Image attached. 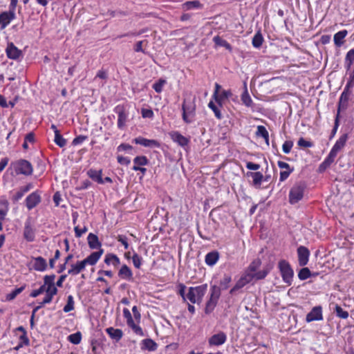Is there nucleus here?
Segmentation results:
<instances>
[{"instance_id": "nucleus-62", "label": "nucleus", "mask_w": 354, "mask_h": 354, "mask_svg": "<svg viewBox=\"0 0 354 354\" xmlns=\"http://www.w3.org/2000/svg\"><path fill=\"white\" fill-rule=\"evenodd\" d=\"M142 44L143 41H138L135 45L134 50L136 52H142L143 53H145V50L142 48Z\"/></svg>"}, {"instance_id": "nucleus-64", "label": "nucleus", "mask_w": 354, "mask_h": 354, "mask_svg": "<svg viewBox=\"0 0 354 354\" xmlns=\"http://www.w3.org/2000/svg\"><path fill=\"white\" fill-rule=\"evenodd\" d=\"M291 171H292V170L281 171L280 172V180L283 181L286 178H288L290 174L291 173Z\"/></svg>"}, {"instance_id": "nucleus-1", "label": "nucleus", "mask_w": 354, "mask_h": 354, "mask_svg": "<svg viewBox=\"0 0 354 354\" xmlns=\"http://www.w3.org/2000/svg\"><path fill=\"white\" fill-rule=\"evenodd\" d=\"M103 252L104 250L101 249L97 252H92L84 260L77 261L75 264H72L71 266V268L68 270V274L77 275L85 269L86 265H95L102 255Z\"/></svg>"}, {"instance_id": "nucleus-48", "label": "nucleus", "mask_w": 354, "mask_h": 354, "mask_svg": "<svg viewBox=\"0 0 354 354\" xmlns=\"http://www.w3.org/2000/svg\"><path fill=\"white\" fill-rule=\"evenodd\" d=\"M132 261L134 266L136 268H140L142 264V258L138 254H134L132 257Z\"/></svg>"}, {"instance_id": "nucleus-37", "label": "nucleus", "mask_w": 354, "mask_h": 354, "mask_svg": "<svg viewBox=\"0 0 354 354\" xmlns=\"http://www.w3.org/2000/svg\"><path fill=\"white\" fill-rule=\"evenodd\" d=\"M25 288V286H23L20 288H17L15 289L13 291H12L10 293L8 294L6 297V299L7 301H12L15 297L20 294Z\"/></svg>"}, {"instance_id": "nucleus-53", "label": "nucleus", "mask_w": 354, "mask_h": 354, "mask_svg": "<svg viewBox=\"0 0 354 354\" xmlns=\"http://www.w3.org/2000/svg\"><path fill=\"white\" fill-rule=\"evenodd\" d=\"M46 288H45V286H41L39 288L37 289V290H34L30 295V297H37L38 295H39L40 294L43 293V292H46Z\"/></svg>"}, {"instance_id": "nucleus-44", "label": "nucleus", "mask_w": 354, "mask_h": 354, "mask_svg": "<svg viewBox=\"0 0 354 354\" xmlns=\"http://www.w3.org/2000/svg\"><path fill=\"white\" fill-rule=\"evenodd\" d=\"M208 106L209 109H211L214 111L215 116L218 119L222 118V115H221L220 110L218 109V108L215 105V104L212 101L209 102Z\"/></svg>"}, {"instance_id": "nucleus-41", "label": "nucleus", "mask_w": 354, "mask_h": 354, "mask_svg": "<svg viewBox=\"0 0 354 354\" xmlns=\"http://www.w3.org/2000/svg\"><path fill=\"white\" fill-rule=\"evenodd\" d=\"M74 309V300L72 295H68L67 297V304L64 307V311L68 313Z\"/></svg>"}, {"instance_id": "nucleus-23", "label": "nucleus", "mask_w": 354, "mask_h": 354, "mask_svg": "<svg viewBox=\"0 0 354 354\" xmlns=\"http://www.w3.org/2000/svg\"><path fill=\"white\" fill-rule=\"evenodd\" d=\"M55 275L51 274V275H46L44 278V283L43 286H45V288H46V290H48L50 291V290H53V288H57L55 286Z\"/></svg>"}, {"instance_id": "nucleus-4", "label": "nucleus", "mask_w": 354, "mask_h": 354, "mask_svg": "<svg viewBox=\"0 0 354 354\" xmlns=\"http://www.w3.org/2000/svg\"><path fill=\"white\" fill-rule=\"evenodd\" d=\"M279 268L283 279V281L288 284L291 285L293 278V270L290 267V265L286 260H281L279 262Z\"/></svg>"}, {"instance_id": "nucleus-54", "label": "nucleus", "mask_w": 354, "mask_h": 354, "mask_svg": "<svg viewBox=\"0 0 354 354\" xmlns=\"http://www.w3.org/2000/svg\"><path fill=\"white\" fill-rule=\"evenodd\" d=\"M230 281L231 277L230 276L225 275L221 281L220 284L223 289H227Z\"/></svg>"}, {"instance_id": "nucleus-17", "label": "nucleus", "mask_w": 354, "mask_h": 354, "mask_svg": "<svg viewBox=\"0 0 354 354\" xmlns=\"http://www.w3.org/2000/svg\"><path fill=\"white\" fill-rule=\"evenodd\" d=\"M87 240H88V246L91 249H92V250L99 249V250L102 249L101 248L102 243L99 241V239L97 235H95L93 233H90L88 235Z\"/></svg>"}, {"instance_id": "nucleus-49", "label": "nucleus", "mask_w": 354, "mask_h": 354, "mask_svg": "<svg viewBox=\"0 0 354 354\" xmlns=\"http://www.w3.org/2000/svg\"><path fill=\"white\" fill-rule=\"evenodd\" d=\"M292 146L293 142L292 141H286L282 146L283 151L285 153H289Z\"/></svg>"}, {"instance_id": "nucleus-20", "label": "nucleus", "mask_w": 354, "mask_h": 354, "mask_svg": "<svg viewBox=\"0 0 354 354\" xmlns=\"http://www.w3.org/2000/svg\"><path fill=\"white\" fill-rule=\"evenodd\" d=\"M106 331L113 339L117 342L122 338L123 335L121 329L114 328L113 327L107 328Z\"/></svg>"}, {"instance_id": "nucleus-18", "label": "nucleus", "mask_w": 354, "mask_h": 354, "mask_svg": "<svg viewBox=\"0 0 354 354\" xmlns=\"http://www.w3.org/2000/svg\"><path fill=\"white\" fill-rule=\"evenodd\" d=\"M34 263L33 268L37 271H44L47 267L46 261L41 257L32 258Z\"/></svg>"}, {"instance_id": "nucleus-59", "label": "nucleus", "mask_w": 354, "mask_h": 354, "mask_svg": "<svg viewBox=\"0 0 354 354\" xmlns=\"http://www.w3.org/2000/svg\"><path fill=\"white\" fill-rule=\"evenodd\" d=\"M259 265H260L259 261L252 262L249 267V270H250L249 273H254L257 270V269L258 268Z\"/></svg>"}, {"instance_id": "nucleus-30", "label": "nucleus", "mask_w": 354, "mask_h": 354, "mask_svg": "<svg viewBox=\"0 0 354 354\" xmlns=\"http://www.w3.org/2000/svg\"><path fill=\"white\" fill-rule=\"evenodd\" d=\"M241 101L248 107H252L253 104L252 100L251 99L246 84H245V90L241 95Z\"/></svg>"}, {"instance_id": "nucleus-55", "label": "nucleus", "mask_w": 354, "mask_h": 354, "mask_svg": "<svg viewBox=\"0 0 354 354\" xmlns=\"http://www.w3.org/2000/svg\"><path fill=\"white\" fill-rule=\"evenodd\" d=\"M87 227H84L82 229H80L78 226L75 227L74 230L75 233V236L77 238H80L84 233L87 231Z\"/></svg>"}, {"instance_id": "nucleus-35", "label": "nucleus", "mask_w": 354, "mask_h": 354, "mask_svg": "<svg viewBox=\"0 0 354 354\" xmlns=\"http://www.w3.org/2000/svg\"><path fill=\"white\" fill-rule=\"evenodd\" d=\"M143 348L148 351H155L157 348V344L151 339L142 340Z\"/></svg>"}, {"instance_id": "nucleus-31", "label": "nucleus", "mask_w": 354, "mask_h": 354, "mask_svg": "<svg viewBox=\"0 0 354 354\" xmlns=\"http://www.w3.org/2000/svg\"><path fill=\"white\" fill-rule=\"evenodd\" d=\"M104 263L107 265L113 264L114 266H117L120 264V259L113 254H107L104 259Z\"/></svg>"}, {"instance_id": "nucleus-8", "label": "nucleus", "mask_w": 354, "mask_h": 354, "mask_svg": "<svg viewBox=\"0 0 354 354\" xmlns=\"http://www.w3.org/2000/svg\"><path fill=\"white\" fill-rule=\"evenodd\" d=\"M253 279V273L246 272L239 279L235 286L230 290V292L233 294L234 292L250 283Z\"/></svg>"}, {"instance_id": "nucleus-45", "label": "nucleus", "mask_w": 354, "mask_h": 354, "mask_svg": "<svg viewBox=\"0 0 354 354\" xmlns=\"http://www.w3.org/2000/svg\"><path fill=\"white\" fill-rule=\"evenodd\" d=\"M133 162L135 163V165H137L138 167L143 166L147 164V159L145 156H137L134 158Z\"/></svg>"}, {"instance_id": "nucleus-47", "label": "nucleus", "mask_w": 354, "mask_h": 354, "mask_svg": "<svg viewBox=\"0 0 354 354\" xmlns=\"http://www.w3.org/2000/svg\"><path fill=\"white\" fill-rule=\"evenodd\" d=\"M20 340H21V342L19 344V345L16 347V349H19L20 347H22L23 345H28L29 344V339L26 335V333H23L21 336H20Z\"/></svg>"}, {"instance_id": "nucleus-46", "label": "nucleus", "mask_w": 354, "mask_h": 354, "mask_svg": "<svg viewBox=\"0 0 354 354\" xmlns=\"http://www.w3.org/2000/svg\"><path fill=\"white\" fill-rule=\"evenodd\" d=\"M335 312L337 315L342 319H346L348 317V313L346 310H344L340 306H336Z\"/></svg>"}, {"instance_id": "nucleus-60", "label": "nucleus", "mask_w": 354, "mask_h": 354, "mask_svg": "<svg viewBox=\"0 0 354 354\" xmlns=\"http://www.w3.org/2000/svg\"><path fill=\"white\" fill-rule=\"evenodd\" d=\"M338 127H339V115H337L335 118V124H334L333 129L332 130L330 139H331L332 138L334 137V136L335 135V133L337 132Z\"/></svg>"}, {"instance_id": "nucleus-34", "label": "nucleus", "mask_w": 354, "mask_h": 354, "mask_svg": "<svg viewBox=\"0 0 354 354\" xmlns=\"http://www.w3.org/2000/svg\"><path fill=\"white\" fill-rule=\"evenodd\" d=\"M354 62V49H351L346 55L345 65L347 70H349Z\"/></svg>"}, {"instance_id": "nucleus-58", "label": "nucleus", "mask_w": 354, "mask_h": 354, "mask_svg": "<svg viewBox=\"0 0 354 354\" xmlns=\"http://www.w3.org/2000/svg\"><path fill=\"white\" fill-rule=\"evenodd\" d=\"M178 287H179V294L182 297L183 299L185 301L186 298H187V295L185 296V293L186 286L183 283H180L178 285Z\"/></svg>"}, {"instance_id": "nucleus-32", "label": "nucleus", "mask_w": 354, "mask_h": 354, "mask_svg": "<svg viewBox=\"0 0 354 354\" xmlns=\"http://www.w3.org/2000/svg\"><path fill=\"white\" fill-rule=\"evenodd\" d=\"M183 9L189 10L193 8H201L202 4L198 0L186 1L183 4Z\"/></svg>"}, {"instance_id": "nucleus-43", "label": "nucleus", "mask_w": 354, "mask_h": 354, "mask_svg": "<svg viewBox=\"0 0 354 354\" xmlns=\"http://www.w3.org/2000/svg\"><path fill=\"white\" fill-rule=\"evenodd\" d=\"M166 83V80L163 79H160L157 82H156L153 85V88L155 90L156 93H161L162 91V86Z\"/></svg>"}, {"instance_id": "nucleus-6", "label": "nucleus", "mask_w": 354, "mask_h": 354, "mask_svg": "<svg viewBox=\"0 0 354 354\" xmlns=\"http://www.w3.org/2000/svg\"><path fill=\"white\" fill-rule=\"evenodd\" d=\"M221 295L220 288L216 286H213L211 288V296L209 299L206 304L205 313H211L216 306L218 299Z\"/></svg>"}, {"instance_id": "nucleus-22", "label": "nucleus", "mask_w": 354, "mask_h": 354, "mask_svg": "<svg viewBox=\"0 0 354 354\" xmlns=\"http://www.w3.org/2000/svg\"><path fill=\"white\" fill-rule=\"evenodd\" d=\"M348 139V135L346 133L343 134L335 142L333 147L332 148V151L335 152L336 153H338L339 150H341L342 148L344 147V146L346 144V142Z\"/></svg>"}, {"instance_id": "nucleus-33", "label": "nucleus", "mask_w": 354, "mask_h": 354, "mask_svg": "<svg viewBox=\"0 0 354 354\" xmlns=\"http://www.w3.org/2000/svg\"><path fill=\"white\" fill-rule=\"evenodd\" d=\"M57 292V288H53V290H50V291H49L48 290H46V296L42 302H41V305L44 306V304L50 303L52 301L53 296L55 295Z\"/></svg>"}, {"instance_id": "nucleus-24", "label": "nucleus", "mask_w": 354, "mask_h": 354, "mask_svg": "<svg viewBox=\"0 0 354 354\" xmlns=\"http://www.w3.org/2000/svg\"><path fill=\"white\" fill-rule=\"evenodd\" d=\"M347 33H348L347 30H344L339 31L338 32L335 34L334 43L337 46L339 47L343 44L344 39L347 35Z\"/></svg>"}, {"instance_id": "nucleus-63", "label": "nucleus", "mask_w": 354, "mask_h": 354, "mask_svg": "<svg viewBox=\"0 0 354 354\" xmlns=\"http://www.w3.org/2000/svg\"><path fill=\"white\" fill-rule=\"evenodd\" d=\"M246 167L250 170H257L260 168V165L259 164H255L252 162H248L246 164Z\"/></svg>"}, {"instance_id": "nucleus-12", "label": "nucleus", "mask_w": 354, "mask_h": 354, "mask_svg": "<svg viewBox=\"0 0 354 354\" xmlns=\"http://www.w3.org/2000/svg\"><path fill=\"white\" fill-rule=\"evenodd\" d=\"M15 17L14 10H9L8 12H3L0 14V26L1 28H5L10 21Z\"/></svg>"}, {"instance_id": "nucleus-61", "label": "nucleus", "mask_w": 354, "mask_h": 354, "mask_svg": "<svg viewBox=\"0 0 354 354\" xmlns=\"http://www.w3.org/2000/svg\"><path fill=\"white\" fill-rule=\"evenodd\" d=\"M86 139V136H79L73 139V145H77L82 142H83Z\"/></svg>"}, {"instance_id": "nucleus-38", "label": "nucleus", "mask_w": 354, "mask_h": 354, "mask_svg": "<svg viewBox=\"0 0 354 354\" xmlns=\"http://www.w3.org/2000/svg\"><path fill=\"white\" fill-rule=\"evenodd\" d=\"M54 141L60 147L65 146L66 143V140L60 134L59 131H55Z\"/></svg>"}, {"instance_id": "nucleus-42", "label": "nucleus", "mask_w": 354, "mask_h": 354, "mask_svg": "<svg viewBox=\"0 0 354 354\" xmlns=\"http://www.w3.org/2000/svg\"><path fill=\"white\" fill-rule=\"evenodd\" d=\"M310 277V271L308 268H303L298 273V277L301 280H305Z\"/></svg>"}, {"instance_id": "nucleus-11", "label": "nucleus", "mask_w": 354, "mask_h": 354, "mask_svg": "<svg viewBox=\"0 0 354 354\" xmlns=\"http://www.w3.org/2000/svg\"><path fill=\"white\" fill-rule=\"evenodd\" d=\"M6 52L8 57L12 59H17L22 56V51L18 49L13 43L8 44Z\"/></svg>"}, {"instance_id": "nucleus-5", "label": "nucleus", "mask_w": 354, "mask_h": 354, "mask_svg": "<svg viewBox=\"0 0 354 354\" xmlns=\"http://www.w3.org/2000/svg\"><path fill=\"white\" fill-rule=\"evenodd\" d=\"M17 174H24L25 176L31 175L32 173V167L30 162L26 160L21 159L12 164Z\"/></svg>"}, {"instance_id": "nucleus-14", "label": "nucleus", "mask_w": 354, "mask_h": 354, "mask_svg": "<svg viewBox=\"0 0 354 354\" xmlns=\"http://www.w3.org/2000/svg\"><path fill=\"white\" fill-rule=\"evenodd\" d=\"M226 339V335L223 332H220L212 335L208 342L210 346H220L225 342Z\"/></svg>"}, {"instance_id": "nucleus-3", "label": "nucleus", "mask_w": 354, "mask_h": 354, "mask_svg": "<svg viewBox=\"0 0 354 354\" xmlns=\"http://www.w3.org/2000/svg\"><path fill=\"white\" fill-rule=\"evenodd\" d=\"M183 110V120L186 123H190L192 120L189 119V117H194L196 111V104L194 102V99L192 100H188L187 99H185L182 105Z\"/></svg>"}, {"instance_id": "nucleus-25", "label": "nucleus", "mask_w": 354, "mask_h": 354, "mask_svg": "<svg viewBox=\"0 0 354 354\" xmlns=\"http://www.w3.org/2000/svg\"><path fill=\"white\" fill-rule=\"evenodd\" d=\"M213 41L215 43V44L218 46H222L225 48L227 50H228L230 52L232 51V46L225 39H222L218 35L215 36L213 38Z\"/></svg>"}, {"instance_id": "nucleus-39", "label": "nucleus", "mask_w": 354, "mask_h": 354, "mask_svg": "<svg viewBox=\"0 0 354 354\" xmlns=\"http://www.w3.org/2000/svg\"><path fill=\"white\" fill-rule=\"evenodd\" d=\"M68 339L72 344H78L81 342L82 334L80 332H77L75 333L70 335Z\"/></svg>"}, {"instance_id": "nucleus-40", "label": "nucleus", "mask_w": 354, "mask_h": 354, "mask_svg": "<svg viewBox=\"0 0 354 354\" xmlns=\"http://www.w3.org/2000/svg\"><path fill=\"white\" fill-rule=\"evenodd\" d=\"M263 41V39L261 34L257 32L252 39V45L255 48H259L262 45Z\"/></svg>"}, {"instance_id": "nucleus-27", "label": "nucleus", "mask_w": 354, "mask_h": 354, "mask_svg": "<svg viewBox=\"0 0 354 354\" xmlns=\"http://www.w3.org/2000/svg\"><path fill=\"white\" fill-rule=\"evenodd\" d=\"M118 275L122 279H131L132 272L127 265H123L118 272Z\"/></svg>"}, {"instance_id": "nucleus-56", "label": "nucleus", "mask_w": 354, "mask_h": 354, "mask_svg": "<svg viewBox=\"0 0 354 354\" xmlns=\"http://www.w3.org/2000/svg\"><path fill=\"white\" fill-rule=\"evenodd\" d=\"M117 240L124 245L125 249H127L129 248V243L127 242V239L126 236L122 235H118L117 237Z\"/></svg>"}, {"instance_id": "nucleus-15", "label": "nucleus", "mask_w": 354, "mask_h": 354, "mask_svg": "<svg viewBox=\"0 0 354 354\" xmlns=\"http://www.w3.org/2000/svg\"><path fill=\"white\" fill-rule=\"evenodd\" d=\"M136 144L140 145L146 147H159L160 143L156 140H149L142 137H138L134 139Z\"/></svg>"}, {"instance_id": "nucleus-16", "label": "nucleus", "mask_w": 354, "mask_h": 354, "mask_svg": "<svg viewBox=\"0 0 354 354\" xmlns=\"http://www.w3.org/2000/svg\"><path fill=\"white\" fill-rule=\"evenodd\" d=\"M40 201V196L37 193L33 192L26 199V207L28 209H31L38 205Z\"/></svg>"}, {"instance_id": "nucleus-57", "label": "nucleus", "mask_w": 354, "mask_h": 354, "mask_svg": "<svg viewBox=\"0 0 354 354\" xmlns=\"http://www.w3.org/2000/svg\"><path fill=\"white\" fill-rule=\"evenodd\" d=\"M142 115L143 118H151L153 116V113L151 109H142Z\"/></svg>"}, {"instance_id": "nucleus-50", "label": "nucleus", "mask_w": 354, "mask_h": 354, "mask_svg": "<svg viewBox=\"0 0 354 354\" xmlns=\"http://www.w3.org/2000/svg\"><path fill=\"white\" fill-rule=\"evenodd\" d=\"M268 271L267 270H263L257 272L253 273L254 278L256 279H264L268 274Z\"/></svg>"}, {"instance_id": "nucleus-7", "label": "nucleus", "mask_w": 354, "mask_h": 354, "mask_svg": "<svg viewBox=\"0 0 354 354\" xmlns=\"http://www.w3.org/2000/svg\"><path fill=\"white\" fill-rule=\"evenodd\" d=\"M305 187L300 184L295 185L290 190L289 202L290 204H295L304 197Z\"/></svg>"}, {"instance_id": "nucleus-2", "label": "nucleus", "mask_w": 354, "mask_h": 354, "mask_svg": "<svg viewBox=\"0 0 354 354\" xmlns=\"http://www.w3.org/2000/svg\"><path fill=\"white\" fill-rule=\"evenodd\" d=\"M207 286L202 285L196 287H191L189 288L187 298L192 303H201L205 295Z\"/></svg>"}, {"instance_id": "nucleus-26", "label": "nucleus", "mask_w": 354, "mask_h": 354, "mask_svg": "<svg viewBox=\"0 0 354 354\" xmlns=\"http://www.w3.org/2000/svg\"><path fill=\"white\" fill-rule=\"evenodd\" d=\"M116 110L118 113V126L119 128H122L127 120V115L123 108L118 106Z\"/></svg>"}, {"instance_id": "nucleus-29", "label": "nucleus", "mask_w": 354, "mask_h": 354, "mask_svg": "<svg viewBox=\"0 0 354 354\" xmlns=\"http://www.w3.org/2000/svg\"><path fill=\"white\" fill-rule=\"evenodd\" d=\"M256 136L257 137H262L265 140L267 145L269 144V133L264 126L259 125L257 127Z\"/></svg>"}, {"instance_id": "nucleus-36", "label": "nucleus", "mask_w": 354, "mask_h": 354, "mask_svg": "<svg viewBox=\"0 0 354 354\" xmlns=\"http://www.w3.org/2000/svg\"><path fill=\"white\" fill-rule=\"evenodd\" d=\"M173 139L175 142H178L180 146H185L188 144V139L180 134L179 133H175L173 135Z\"/></svg>"}, {"instance_id": "nucleus-9", "label": "nucleus", "mask_w": 354, "mask_h": 354, "mask_svg": "<svg viewBox=\"0 0 354 354\" xmlns=\"http://www.w3.org/2000/svg\"><path fill=\"white\" fill-rule=\"evenodd\" d=\"M322 319V308L320 306L313 307L311 311L307 314L306 317L307 322L320 321Z\"/></svg>"}, {"instance_id": "nucleus-51", "label": "nucleus", "mask_w": 354, "mask_h": 354, "mask_svg": "<svg viewBox=\"0 0 354 354\" xmlns=\"http://www.w3.org/2000/svg\"><path fill=\"white\" fill-rule=\"evenodd\" d=\"M297 144L301 147H311L313 145L311 142L307 141L303 138H299Z\"/></svg>"}, {"instance_id": "nucleus-28", "label": "nucleus", "mask_w": 354, "mask_h": 354, "mask_svg": "<svg viewBox=\"0 0 354 354\" xmlns=\"http://www.w3.org/2000/svg\"><path fill=\"white\" fill-rule=\"evenodd\" d=\"M248 176H252V178L253 179L254 185L257 186L259 187H260L261 182L263 180V176L261 172H259V171L248 172Z\"/></svg>"}, {"instance_id": "nucleus-19", "label": "nucleus", "mask_w": 354, "mask_h": 354, "mask_svg": "<svg viewBox=\"0 0 354 354\" xmlns=\"http://www.w3.org/2000/svg\"><path fill=\"white\" fill-rule=\"evenodd\" d=\"M87 174L94 181L100 184L104 183V180L102 177V170H95L91 169L87 171Z\"/></svg>"}, {"instance_id": "nucleus-52", "label": "nucleus", "mask_w": 354, "mask_h": 354, "mask_svg": "<svg viewBox=\"0 0 354 354\" xmlns=\"http://www.w3.org/2000/svg\"><path fill=\"white\" fill-rule=\"evenodd\" d=\"M337 153H336L335 152H334L333 151L330 150L328 156H327V158L325 159L324 162H326V163H328L329 165H330L335 160V158L336 157Z\"/></svg>"}, {"instance_id": "nucleus-13", "label": "nucleus", "mask_w": 354, "mask_h": 354, "mask_svg": "<svg viewBox=\"0 0 354 354\" xmlns=\"http://www.w3.org/2000/svg\"><path fill=\"white\" fill-rule=\"evenodd\" d=\"M24 237L29 242H31L35 239V230L30 218L27 219L25 223Z\"/></svg>"}, {"instance_id": "nucleus-10", "label": "nucleus", "mask_w": 354, "mask_h": 354, "mask_svg": "<svg viewBox=\"0 0 354 354\" xmlns=\"http://www.w3.org/2000/svg\"><path fill=\"white\" fill-rule=\"evenodd\" d=\"M298 261L300 266H306L308 262L310 256L309 250L305 246H299L297 248Z\"/></svg>"}, {"instance_id": "nucleus-21", "label": "nucleus", "mask_w": 354, "mask_h": 354, "mask_svg": "<svg viewBox=\"0 0 354 354\" xmlns=\"http://www.w3.org/2000/svg\"><path fill=\"white\" fill-rule=\"evenodd\" d=\"M219 258V253L217 251L209 252L205 256V263L210 266H214Z\"/></svg>"}]
</instances>
